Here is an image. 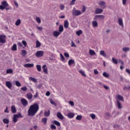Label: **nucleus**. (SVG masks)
<instances>
[{"label": "nucleus", "mask_w": 130, "mask_h": 130, "mask_svg": "<svg viewBox=\"0 0 130 130\" xmlns=\"http://www.w3.org/2000/svg\"><path fill=\"white\" fill-rule=\"evenodd\" d=\"M39 110V106L37 104L31 105L28 110V116H34Z\"/></svg>", "instance_id": "1"}, {"label": "nucleus", "mask_w": 130, "mask_h": 130, "mask_svg": "<svg viewBox=\"0 0 130 130\" xmlns=\"http://www.w3.org/2000/svg\"><path fill=\"white\" fill-rule=\"evenodd\" d=\"M72 15L77 17L82 15V12L80 10H77L76 8L74 7L72 10Z\"/></svg>", "instance_id": "2"}, {"label": "nucleus", "mask_w": 130, "mask_h": 130, "mask_svg": "<svg viewBox=\"0 0 130 130\" xmlns=\"http://www.w3.org/2000/svg\"><path fill=\"white\" fill-rule=\"evenodd\" d=\"M19 117H21V118L23 117L21 113H18L17 114L14 115L13 122H15V123H16V122H17V121H18V119L19 118Z\"/></svg>", "instance_id": "3"}, {"label": "nucleus", "mask_w": 130, "mask_h": 130, "mask_svg": "<svg viewBox=\"0 0 130 130\" xmlns=\"http://www.w3.org/2000/svg\"><path fill=\"white\" fill-rule=\"evenodd\" d=\"M115 99H116V102H120V101H122V102H124L123 96L119 94L116 95Z\"/></svg>", "instance_id": "4"}, {"label": "nucleus", "mask_w": 130, "mask_h": 130, "mask_svg": "<svg viewBox=\"0 0 130 130\" xmlns=\"http://www.w3.org/2000/svg\"><path fill=\"white\" fill-rule=\"evenodd\" d=\"M6 7H9V4H8L7 1H3L2 3V5H0V10H5Z\"/></svg>", "instance_id": "5"}, {"label": "nucleus", "mask_w": 130, "mask_h": 130, "mask_svg": "<svg viewBox=\"0 0 130 130\" xmlns=\"http://www.w3.org/2000/svg\"><path fill=\"white\" fill-rule=\"evenodd\" d=\"M44 55V52L43 51H38L35 54V55L37 57H42Z\"/></svg>", "instance_id": "6"}, {"label": "nucleus", "mask_w": 130, "mask_h": 130, "mask_svg": "<svg viewBox=\"0 0 130 130\" xmlns=\"http://www.w3.org/2000/svg\"><path fill=\"white\" fill-rule=\"evenodd\" d=\"M99 6H100L102 9H105L106 8V3L104 1H100L99 3Z\"/></svg>", "instance_id": "7"}, {"label": "nucleus", "mask_w": 130, "mask_h": 130, "mask_svg": "<svg viewBox=\"0 0 130 130\" xmlns=\"http://www.w3.org/2000/svg\"><path fill=\"white\" fill-rule=\"evenodd\" d=\"M115 64H117L118 63H121V64H124V62L120 59H114Z\"/></svg>", "instance_id": "8"}, {"label": "nucleus", "mask_w": 130, "mask_h": 130, "mask_svg": "<svg viewBox=\"0 0 130 130\" xmlns=\"http://www.w3.org/2000/svg\"><path fill=\"white\" fill-rule=\"evenodd\" d=\"M6 42V36L1 35L0 36V43H5Z\"/></svg>", "instance_id": "9"}, {"label": "nucleus", "mask_w": 130, "mask_h": 130, "mask_svg": "<svg viewBox=\"0 0 130 130\" xmlns=\"http://www.w3.org/2000/svg\"><path fill=\"white\" fill-rule=\"evenodd\" d=\"M118 23L119 25V26H121L122 28H123V20H122V18H119L118 19Z\"/></svg>", "instance_id": "10"}, {"label": "nucleus", "mask_w": 130, "mask_h": 130, "mask_svg": "<svg viewBox=\"0 0 130 130\" xmlns=\"http://www.w3.org/2000/svg\"><path fill=\"white\" fill-rule=\"evenodd\" d=\"M21 102L24 106H27V105H28V101H27L25 99H22L21 100Z\"/></svg>", "instance_id": "11"}, {"label": "nucleus", "mask_w": 130, "mask_h": 130, "mask_svg": "<svg viewBox=\"0 0 130 130\" xmlns=\"http://www.w3.org/2000/svg\"><path fill=\"white\" fill-rule=\"evenodd\" d=\"M116 107L119 109H122V104L120 102H116Z\"/></svg>", "instance_id": "12"}, {"label": "nucleus", "mask_w": 130, "mask_h": 130, "mask_svg": "<svg viewBox=\"0 0 130 130\" xmlns=\"http://www.w3.org/2000/svg\"><path fill=\"white\" fill-rule=\"evenodd\" d=\"M57 117L58 118H59V119H61V120H62V119H63V118H64L62 114H61V113L60 112H58L57 113Z\"/></svg>", "instance_id": "13"}, {"label": "nucleus", "mask_w": 130, "mask_h": 130, "mask_svg": "<svg viewBox=\"0 0 130 130\" xmlns=\"http://www.w3.org/2000/svg\"><path fill=\"white\" fill-rule=\"evenodd\" d=\"M6 86L8 87L9 89H11L12 88V83L11 81H6Z\"/></svg>", "instance_id": "14"}, {"label": "nucleus", "mask_w": 130, "mask_h": 130, "mask_svg": "<svg viewBox=\"0 0 130 130\" xmlns=\"http://www.w3.org/2000/svg\"><path fill=\"white\" fill-rule=\"evenodd\" d=\"M60 35V32H59V31H58L57 30L54 31L53 32V35L55 37H58V36H59Z\"/></svg>", "instance_id": "15"}, {"label": "nucleus", "mask_w": 130, "mask_h": 130, "mask_svg": "<svg viewBox=\"0 0 130 130\" xmlns=\"http://www.w3.org/2000/svg\"><path fill=\"white\" fill-rule=\"evenodd\" d=\"M26 98L27 99H28V100H31V99L33 98V94H32L31 93H28L26 94Z\"/></svg>", "instance_id": "16"}, {"label": "nucleus", "mask_w": 130, "mask_h": 130, "mask_svg": "<svg viewBox=\"0 0 130 130\" xmlns=\"http://www.w3.org/2000/svg\"><path fill=\"white\" fill-rule=\"evenodd\" d=\"M42 69L43 70V72L44 73H45V74H48V70H47V68H46V65H44L43 67H42Z\"/></svg>", "instance_id": "17"}, {"label": "nucleus", "mask_w": 130, "mask_h": 130, "mask_svg": "<svg viewBox=\"0 0 130 130\" xmlns=\"http://www.w3.org/2000/svg\"><path fill=\"white\" fill-rule=\"evenodd\" d=\"M11 111L12 113H16V112H17V109H16L15 105L11 106Z\"/></svg>", "instance_id": "18"}, {"label": "nucleus", "mask_w": 130, "mask_h": 130, "mask_svg": "<svg viewBox=\"0 0 130 130\" xmlns=\"http://www.w3.org/2000/svg\"><path fill=\"white\" fill-rule=\"evenodd\" d=\"M24 67L25 68H33V67H34V64H33V63L25 64L24 65Z\"/></svg>", "instance_id": "19"}, {"label": "nucleus", "mask_w": 130, "mask_h": 130, "mask_svg": "<svg viewBox=\"0 0 130 130\" xmlns=\"http://www.w3.org/2000/svg\"><path fill=\"white\" fill-rule=\"evenodd\" d=\"M103 12V10L100 8H97L95 10V14H101Z\"/></svg>", "instance_id": "20"}, {"label": "nucleus", "mask_w": 130, "mask_h": 130, "mask_svg": "<svg viewBox=\"0 0 130 130\" xmlns=\"http://www.w3.org/2000/svg\"><path fill=\"white\" fill-rule=\"evenodd\" d=\"M75 60H74L73 59H71L68 61V64L70 66H72V64H75Z\"/></svg>", "instance_id": "21"}, {"label": "nucleus", "mask_w": 130, "mask_h": 130, "mask_svg": "<svg viewBox=\"0 0 130 130\" xmlns=\"http://www.w3.org/2000/svg\"><path fill=\"white\" fill-rule=\"evenodd\" d=\"M69 21L68 20H65L64 22V28H69Z\"/></svg>", "instance_id": "22"}, {"label": "nucleus", "mask_w": 130, "mask_h": 130, "mask_svg": "<svg viewBox=\"0 0 130 130\" xmlns=\"http://www.w3.org/2000/svg\"><path fill=\"white\" fill-rule=\"evenodd\" d=\"M95 18V19H99V20H103V19H104V16L103 15H96Z\"/></svg>", "instance_id": "23"}, {"label": "nucleus", "mask_w": 130, "mask_h": 130, "mask_svg": "<svg viewBox=\"0 0 130 130\" xmlns=\"http://www.w3.org/2000/svg\"><path fill=\"white\" fill-rule=\"evenodd\" d=\"M122 50L124 51V52H127V51H129L130 48L127 47H124L122 48Z\"/></svg>", "instance_id": "24"}, {"label": "nucleus", "mask_w": 130, "mask_h": 130, "mask_svg": "<svg viewBox=\"0 0 130 130\" xmlns=\"http://www.w3.org/2000/svg\"><path fill=\"white\" fill-rule=\"evenodd\" d=\"M58 31H59L60 33L63 32V26H62V25H59Z\"/></svg>", "instance_id": "25"}, {"label": "nucleus", "mask_w": 130, "mask_h": 130, "mask_svg": "<svg viewBox=\"0 0 130 130\" xmlns=\"http://www.w3.org/2000/svg\"><path fill=\"white\" fill-rule=\"evenodd\" d=\"M100 54L101 55H102L104 57H106V56H107L106 53H105V52L103 50H102L100 52Z\"/></svg>", "instance_id": "26"}, {"label": "nucleus", "mask_w": 130, "mask_h": 130, "mask_svg": "<svg viewBox=\"0 0 130 130\" xmlns=\"http://www.w3.org/2000/svg\"><path fill=\"white\" fill-rule=\"evenodd\" d=\"M12 50L16 51L17 50V44H14L11 48Z\"/></svg>", "instance_id": "27"}, {"label": "nucleus", "mask_w": 130, "mask_h": 130, "mask_svg": "<svg viewBox=\"0 0 130 130\" xmlns=\"http://www.w3.org/2000/svg\"><path fill=\"white\" fill-rule=\"evenodd\" d=\"M68 116L69 117V118H73L75 116V114L73 113H70L68 114Z\"/></svg>", "instance_id": "28"}, {"label": "nucleus", "mask_w": 130, "mask_h": 130, "mask_svg": "<svg viewBox=\"0 0 130 130\" xmlns=\"http://www.w3.org/2000/svg\"><path fill=\"white\" fill-rule=\"evenodd\" d=\"M89 54L90 55H95L96 54V53L95 51L93 50H89Z\"/></svg>", "instance_id": "29"}, {"label": "nucleus", "mask_w": 130, "mask_h": 130, "mask_svg": "<svg viewBox=\"0 0 130 130\" xmlns=\"http://www.w3.org/2000/svg\"><path fill=\"white\" fill-rule=\"evenodd\" d=\"M50 115V110H49L48 112L46 111L44 113L45 116H46L47 117H48V116H49Z\"/></svg>", "instance_id": "30"}, {"label": "nucleus", "mask_w": 130, "mask_h": 130, "mask_svg": "<svg viewBox=\"0 0 130 130\" xmlns=\"http://www.w3.org/2000/svg\"><path fill=\"white\" fill-rule=\"evenodd\" d=\"M42 122L44 123V124H46L47 123V118H43L42 119Z\"/></svg>", "instance_id": "31"}, {"label": "nucleus", "mask_w": 130, "mask_h": 130, "mask_svg": "<svg viewBox=\"0 0 130 130\" xmlns=\"http://www.w3.org/2000/svg\"><path fill=\"white\" fill-rule=\"evenodd\" d=\"M41 46V44L40 43V42L39 41H36V47L37 48H38V47H40Z\"/></svg>", "instance_id": "32"}, {"label": "nucleus", "mask_w": 130, "mask_h": 130, "mask_svg": "<svg viewBox=\"0 0 130 130\" xmlns=\"http://www.w3.org/2000/svg\"><path fill=\"white\" fill-rule=\"evenodd\" d=\"M21 53L22 56H25V55L27 54V51L25 50H23L21 51Z\"/></svg>", "instance_id": "33"}, {"label": "nucleus", "mask_w": 130, "mask_h": 130, "mask_svg": "<svg viewBox=\"0 0 130 130\" xmlns=\"http://www.w3.org/2000/svg\"><path fill=\"white\" fill-rule=\"evenodd\" d=\"M92 26L93 27H97L98 26V22L96 21H94L92 22Z\"/></svg>", "instance_id": "34"}, {"label": "nucleus", "mask_w": 130, "mask_h": 130, "mask_svg": "<svg viewBox=\"0 0 130 130\" xmlns=\"http://www.w3.org/2000/svg\"><path fill=\"white\" fill-rule=\"evenodd\" d=\"M54 124H55L56 125H57L58 126H59L60 125V123L56 120L53 121Z\"/></svg>", "instance_id": "35"}, {"label": "nucleus", "mask_w": 130, "mask_h": 130, "mask_svg": "<svg viewBox=\"0 0 130 130\" xmlns=\"http://www.w3.org/2000/svg\"><path fill=\"white\" fill-rule=\"evenodd\" d=\"M123 91H127V90H130V85H129L128 86H124L123 88Z\"/></svg>", "instance_id": "36"}, {"label": "nucleus", "mask_w": 130, "mask_h": 130, "mask_svg": "<svg viewBox=\"0 0 130 130\" xmlns=\"http://www.w3.org/2000/svg\"><path fill=\"white\" fill-rule=\"evenodd\" d=\"M20 24H21V19H18L15 23L16 26H20Z\"/></svg>", "instance_id": "37"}, {"label": "nucleus", "mask_w": 130, "mask_h": 130, "mask_svg": "<svg viewBox=\"0 0 130 130\" xmlns=\"http://www.w3.org/2000/svg\"><path fill=\"white\" fill-rule=\"evenodd\" d=\"M29 80L32 81V82H34V83H37V80L33 77H29Z\"/></svg>", "instance_id": "38"}, {"label": "nucleus", "mask_w": 130, "mask_h": 130, "mask_svg": "<svg viewBox=\"0 0 130 130\" xmlns=\"http://www.w3.org/2000/svg\"><path fill=\"white\" fill-rule=\"evenodd\" d=\"M79 73H80V74H81L82 76H83V77H86V74H85V71H83V70H80L79 71Z\"/></svg>", "instance_id": "39"}, {"label": "nucleus", "mask_w": 130, "mask_h": 130, "mask_svg": "<svg viewBox=\"0 0 130 130\" xmlns=\"http://www.w3.org/2000/svg\"><path fill=\"white\" fill-rule=\"evenodd\" d=\"M3 121L4 123H6V124H8L9 122V119L6 118L3 119Z\"/></svg>", "instance_id": "40"}, {"label": "nucleus", "mask_w": 130, "mask_h": 130, "mask_svg": "<svg viewBox=\"0 0 130 130\" xmlns=\"http://www.w3.org/2000/svg\"><path fill=\"white\" fill-rule=\"evenodd\" d=\"M15 84H16V86H17V87H21V83H20V82L18 81H15Z\"/></svg>", "instance_id": "41"}, {"label": "nucleus", "mask_w": 130, "mask_h": 130, "mask_svg": "<svg viewBox=\"0 0 130 130\" xmlns=\"http://www.w3.org/2000/svg\"><path fill=\"white\" fill-rule=\"evenodd\" d=\"M82 33H83V31H82V30H79L76 32V34L78 36H80Z\"/></svg>", "instance_id": "42"}, {"label": "nucleus", "mask_w": 130, "mask_h": 130, "mask_svg": "<svg viewBox=\"0 0 130 130\" xmlns=\"http://www.w3.org/2000/svg\"><path fill=\"white\" fill-rule=\"evenodd\" d=\"M7 74H13V70L8 69L6 71Z\"/></svg>", "instance_id": "43"}, {"label": "nucleus", "mask_w": 130, "mask_h": 130, "mask_svg": "<svg viewBox=\"0 0 130 130\" xmlns=\"http://www.w3.org/2000/svg\"><path fill=\"white\" fill-rule=\"evenodd\" d=\"M37 69L38 72H41V66L40 65H37Z\"/></svg>", "instance_id": "44"}, {"label": "nucleus", "mask_w": 130, "mask_h": 130, "mask_svg": "<svg viewBox=\"0 0 130 130\" xmlns=\"http://www.w3.org/2000/svg\"><path fill=\"white\" fill-rule=\"evenodd\" d=\"M103 75L104 76V77H105V78H108L109 77V75H108V74H107V73L106 72H104L103 73Z\"/></svg>", "instance_id": "45"}, {"label": "nucleus", "mask_w": 130, "mask_h": 130, "mask_svg": "<svg viewBox=\"0 0 130 130\" xmlns=\"http://www.w3.org/2000/svg\"><path fill=\"white\" fill-rule=\"evenodd\" d=\"M76 119H77V120H81L82 119V115H77Z\"/></svg>", "instance_id": "46"}, {"label": "nucleus", "mask_w": 130, "mask_h": 130, "mask_svg": "<svg viewBox=\"0 0 130 130\" xmlns=\"http://www.w3.org/2000/svg\"><path fill=\"white\" fill-rule=\"evenodd\" d=\"M50 102L51 104H52V105H54V106H56V103L53 101L52 100H50Z\"/></svg>", "instance_id": "47"}, {"label": "nucleus", "mask_w": 130, "mask_h": 130, "mask_svg": "<svg viewBox=\"0 0 130 130\" xmlns=\"http://www.w3.org/2000/svg\"><path fill=\"white\" fill-rule=\"evenodd\" d=\"M90 116L91 117L92 119H95V118L96 117V115H95V114H91L90 115Z\"/></svg>", "instance_id": "48"}, {"label": "nucleus", "mask_w": 130, "mask_h": 130, "mask_svg": "<svg viewBox=\"0 0 130 130\" xmlns=\"http://www.w3.org/2000/svg\"><path fill=\"white\" fill-rule=\"evenodd\" d=\"M60 58H61V60H62V61H64V57H63V55H62V54L60 53Z\"/></svg>", "instance_id": "49"}, {"label": "nucleus", "mask_w": 130, "mask_h": 130, "mask_svg": "<svg viewBox=\"0 0 130 130\" xmlns=\"http://www.w3.org/2000/svg\"><path fill=\"white\" fill-rule=\"evenodd\" d=\"M36 21L39 24H40V23H41V20H40V18L39 17H36Z\"/></svg>", "instance_id": "50"}, {"label": "nucleus", "mask_w": 130, "mask_h": 130, "mask_svg": "<svg viewBox=\"0 0 130 130\" xmlns=\"http://www.w3.org/2000/svg\"><path fill=\"white\" fill-rule=\"evenodd\" d=\"M51 129H56V126H55L54 124H51Z\"/></svg>", "instance_id": "51"}, {"label": "nucleus", "mask_w": 130, "mask_h": 130, "mask_svg": "<svg viewBox=\"0 0 130 130\" xmlns=\"http://www.w3.org/2000/svg\"><path fill=\"white\" fill-rule=\"evenodd\" d=\"M71 46L72 47H77V46H76V44H75V43L73 41L71 42Z\"/></svg>", "instance_id": "52"}, {"label": "nucleus", "mask_w": 130, "mask_h": 130, "mask_svg": "<svg viewBox=\"0 0 130 130\" xmlns=\"http://www.w3.org/2000/svg\"><path fill=\"white\" fill-rule=\"evenodd\" d=\"M76 1H77V0L71 1V3H70L71 6H74V5H75V2H76Z\"/></svg>", "instance_id": "53"}, {"label": "nucleus", "mask_w": 130, "mask_h": 130, "mask_svg": "<svg viewBox=\"0 0 130 130\" xmlns=\"http://www.w3.org/2000/svg\"><path fill=\"white\" fill-rule=\"evenodd\" d=\"M105 116H106V117H110V114L108 112L106 113Z\"/></svg>", "instance_id": "54"}, {"label": "nucleus", "mask_w": 130, "mask_h": 130, "mask_svg": "<svg viewBox=\"0 0 130 130\" xmlns=\"http://www.w3.org/2000/svg\"><path fill=\"white\" fill-rule=\"evenodd\" d=\"M21 90H22V91H26L27 90V87L24 86L23 87H22L21 88Z\"/></svg>", "instance_id": "55"}, {"label": "nucleus", "mask_w": 130, "mask_h": 130, "mask_svg": "<svg viewBox=\"0 0 130 130\" xmlns=\"http://www.w3.org/2000/svg\"><path fill=\"white\" fill-rule=\"evenodd\" d=\"M69 104H70V105H71V106H74L75 105L74 104V102L70 101H69Z\"/></svg>", "instance_id": "56"}, {"label": "nucleus", "mask_w": 130, "mask_h": 130, "mask_svg": "<svg viewBox=\"0 0 130 130\" xmlns=\"http://www.w3.org/2000/svg\"><path fill=\"white\" fill-rule=\"evenodd\" d=\"M64 55L65 57H70V55L68 53H64Z\"/></svg>", "instance_id": "57"}, {"label": "nucleus", "mask_w": 130, "mask_h": 130, "mask_svg": "<svg viewBox=\"0 0 130 130\" xmlns=\"http://www.w3.org/2000/svg\"><path fill=\"white\" fill-rule=\"evenodd\" d=\"M126 72L130 76V70L129 69H126Z\"/></svg>", "instance_id": "58"}, {"label": "nucleus", "mask_w": 130, "mask_h": 130, "mask_svg": "<svg viewBox=\"0 0 130 130\" xmlns=\"http://www.w3.org/2000/svg\"><path fill=\"white\" fill-rule=\"evenodd\" d=\"M22 43L24 45V46H27V42H26L25 41H22Z\"/></svg>", "instance_id": "59"}, {"label": "nucleus", "mask_w": 130, "mask_h": 130, "mask_svg": "<svg viewBox=\"0 0 130 130\" xmlns=\"http://www.w3.org/2000/svg\"><path fill=\"white\" fill-rule=\"evenodd\" d=\"M126 1L127 0H122V4L123 6H125V5H126Z\"/></svg>", "instance_id": "60"}, {"label": "nucleus", "mask_w": 130, "mask_h": 130, "mask_svg": "<svg viewBox=\"0 0 130 130\" xmlns=\"http://www.w3.org/2000/svg\"><path fill=\"white\" fill-rule=\"evenodd\" d=\"M119 78L120 81H121V82H123V77L122 76H120Z\"/></svg>", "instance_id": "61"}, {"label": "nucleus", "mask_w": 130, "mask_h": 130, "mask_svg": "<svg viewBox=\"0 0 130 130\" xmlns=\"http://www.w3.org/2000/svg\"><path fill=\"white\" fill-rule=\"evenodd\" d=\"M60 10H63L64 9V6L63 5L60 6Z\"/></svg>", "instance_id": "62"}, {"label": "nucleus", "mask_w": 130, "mask_h": 130, "mask_svg": "<svg viewBox=\"0 0 130 130\" xmlns=\"http://www.w3.org/2000/svg\"><path fill=\"white\" fill-rule=\"evenodd\" d=\"M94 75H98V71L96 69L94 70Z\"/></svg>", "instance_id": "63"}, {"label": "nucleus", "mask_w": 130, "mask_h": 130, "mask_svg": "<svg viewBox=\"0 0 130 130\" xmlns=\"http://www.w3.org/2000/svg\"><path fill=\"white\" fill-rule=\"evenodd\" d=\"M50 95V92L47 91L46 93V96H49Z\"/></svg>", "instance_id": "64"}]
</instances>
